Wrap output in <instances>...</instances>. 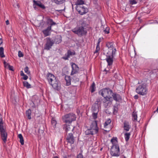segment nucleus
Segmentation results:
<instances>
[{
	"mask_svg": "<svg viewBox=\"0 0 158 158\" xmlns=\"http://www.w3.org/2000/svg\"><path fill=\"white\" fill-rule=\"evenodd\" d=\"M47 78L49 84L53 88L55 89H57L59 87V81L54 75L48 73L47 74Z\"/></svg>",
	"mask_w": 158,
	"mask_h": 158,
	"instance_id": "f257e3e1",
	"label": "nucleus"
},
{
	"mask_svg": "<svg viewBox=\"0 0 158 158\" xmlns=\"http://www.w3.org/2000/svg\"><path fill=\"white\" fill-rule=\"evenodd\" d=\"M91 129H87L85 131L86 135H93L97 134L98 131V128L96 121H93L90 126Z\"/></svg>",
	"mask_w": 158,
	"mask_h": 158,
	"instance_id": "f03ea898",
	"label": "nucleus"
},
{
	"mask_svg": "<svg viewBox=\"0 0 158 158\" xmlns=\"http://www.w3.org/2000/svg\"><path fill=\"white\" fill-rule=\"evenodd\" d=\"M135 91L140 95H146L148 93V88L146 84L145 83H142L139 85L137 87Z\"/></svg>",
	"mask_w": 158,
	"mask_h": 158,
	"instance_id": "7ed1b4c3",
	"label": "nucleus"
},
{
	"mask_svg": "<svg viewBox=\"0 0 158 158\" xmlns=\"http://www.w3.org/2000/svg\"><path fill=\"white\" fill-rule=\"evenodd\" d=\"M76 118L75 114L73 113L66 114L62 117L63 122L66 123L71 124L72 122L76 120Z\"/></svg>",
	"mask_w": 158,
	"mask_h": 158,
	"instance_id": "20e7f679",
	"label": "nucleus"
},
{
	"mask_svg": "<svg viewBox=\"0 0 158 158\" xmlns=\"http://www.w3.org/2000/svg\"><path fill=\"white\" fill-rule=\"evenodd\" d=\"M101 95L104 98L111 97L113 91L109 88H105L101 89L99 92Z\"/></svg>",
	"mask_w": 158,
	"mask_h": 158,
	"instance_id": "39448f33",
	"label": "nucleus"
},
{
	"mask_svg": "<svg viewBox=\"0 0 158 158\" xmlns=\"http://www.w3.org/2000/svg\"><path fill=\"white\" fill-rule=\"evenodd\" d=\"M72 31L79 36L85 35L86 33V31L82 26L77 27L73 29L72 30Z\"/></svg>",
	"mask_w": 158,
	"mask_h": 158,
	"instance_id": "423d86ee",
	"label": "nucleus"
},
{
	"mask_svg": "<svg viewBox=\"0 0 158 158\" xmlns=\"http://www.w3.org/2000/svg\"><path fill=\"white\" fill-rule=\"evenodd\" d=\"M110 154L113 156H119V148L118 145H112L110 149Z\"/></svg>",
	"mask_w": 158,
	"mask_h": 158,
	"instance_id": "0eeeda50",
	"label": "nucleus"
},
{
	"mask_svg": "<svg viewBox=\"0 0 158 158\" xmlns=\"http://www.w3.org/2000/svg\"><path fill=\"white\" fill-rule=\"evenodd\" d=\"M75 138H76L74 137L73 134L72 133H69L66 134V142L71 145L74 143L75 141Z\"/></svg>",
	"mask_w": 158,
	"mask_h": 158,
	"instance_id": "6e6552de",
	"label": "nucleus"
},
{
	"mask_svg": "<svg viewBox=\"0 0 158 158\" xmlns=\"http://www.w3.org/2000/svg\"><path fill=\"white\" fill-rule=\"evenodd\" d=\"M46 42L44 46V49L47 50H49L51 48L52 46L54 44V41L49 37H47L46 38Z\"/></svg>",
	"mask_w": 158,
	"mask_h": 158,
	"instance_id": "1a4fd4ad",
	"label": "nucleus"
},
{
	"mask_svg": "<svg viewBox=\"0 0 158 158\" xmlns=\"http://www.w3.org/2000/svg\"><path fill=\"white\" fill-rule=\"evenodd\" d=\"M76 9L81 15H83L88 11V9L83 5L76 6Z\"/></svg>",
	"mask_w": 158,
	"mask_h": 158,
	"instance_id": "9d476101",
	"label": "nucleus"
},
{
	"mask_svg": "<svg viewBox=\"0 0 158 158\" xmlns=\"http://www.w3.org/2000/svg\"><path fill=\"white\" fill-rule=\"evenodd\" d=\"M0 134L4 143H6L7 141V134L4 128H0Z\"/></svg>",
	"mask_w": 158,
	"mask_h": 158,
	"instance_id": "9b49d317",
	"label": "nucleus"
},
{
	"mask_svg": "<svg viewBox=\"0 0 158 158\" xmlns=\"http://www.w3.org/2000/svg\"><path fill=\"white\" fill-rule=\"evenodd\" d=\"M74 128V127L72 126L71 125H68L65 124L64 125L63 129L64 130L66 134L69 133H71V131H73Z\"/></svg>",
	"mask_w": 158,
	"mask_h": 158,
	"instance_id": "f8f14e48",
	"label": "nucleus"
},
{
	"mask_svg": "<svg viewBox=\"0 0 158 158\" xmlns=\"http://www.w3.org/2000/svg\"><path fill=\"white\" fill-rule=\"evenodd\" d=\"M111 97L104 98L103 100V105L105 108H107L108 106H110L112 103V100L110 99Z\"/></svg>",
	"mask_w": 158,
	"mask_h": 158,
	"instance_id": "ddd939ff",
	"label": "nucleus"
},
{
	"mask_svg": "<svg viewBox=\"0 0 158 158\" xmlns=\"http://www.w3.org/2000/svg\"><path fill=\"white\" fill-rule=\"evenodd\" d=\"M106 60L108 63V65L110 66L112 65L113 62V58L114 56L106 55Z\"/></svg>",
	"mask_w": 158,
	"mask_h": 158,
	"instance_id": "4468645a",
	"label": "nucleus"
},
{
	"mask_svg": "<svg viewBox=\"0 0 158 158\" xmlns=\"http://www.w3.org/2000/svg\"><path fill=\"white\" fill-rule=\"evenodd\" d=\"M72 70L71 73V75L76 74L79 70L78 66L75 63H73L72 65Z\"/></svg>",
	"mask_w": 158,
	"mask_h": 158,
	"instance_id": "2eb2a0df",
	"label": "nucleus"
},
{
	"mask_svg": "<svg viewBox=\"0 0 158 158\" xmlns=\"http://www.w3.org/2000/svg\"><path fill=\"white\" fill-rule=\"evenodd\" d=\"M106 55L114 56L116 52L115 48L107 49L106 51Z\"/></svg>",
	"mask_w": 158,
	"mask_h": 158,
	"instance_id": "dca6fc26",
	"label": "nucleus"
},
{
	"mask_svg": "<svg viewBox=\"0 0 158 158\" xmlns=\"http://www.w3.org/2000/svg\"><path fill=\"white\" fill-rule=\"evenodd\" d=\"M52 28L51 27H48L47 28L42 31L44 36L46 37L50 35Z\"/></svg>",
	"mask_w": 158,
	"mask_h": 158,
	"instance_id": "f3484780",
	"label": "nucleus"
},
{
	"mask_svg": "<svg viewBox=\"0 0 158 158\" xmlns=\"http://www.w3.org/2000/svg\"><path fill=\"white\" fill-rule=\"evenodd\" d=\"M123 128L124 130L126 131H129L131 128V126L130 125L128 122L127 121H124Z\"/></svg>",
	"mask_w": 158,
	"mask_h": 158,
	"instance_id": "a211bd4d",
	"label": "nucleus"
},
{
	"mask_svg": "<svg viewBox=\"0 0 158 158\" xmlns=\"http://www.w3.org/2000/svg\"><path fill=\"white\" fill-rule=\"evenodd\" d=\"M75 52H71L70 50H68L67 52V53L65 55L66 56L65 57H63V58L65 60H68V58L70 57V56L75 55Z\"/></svg>",
	"mask_w": 158,
	"mask_h": 158,
	"instance_id": "6ab92c4d",
	"label": "nucleus"
},
{
	"mask_svg": "<svg viewBox=\"0 0 158 158\" xmlns=\"http://www.w3.org/2000/svg\"><path fill=\"white\" fill-rule=\"evenodd\" d=\"M112 96L113 97L114 100L116 101H119L121 99V98L120 95L116 93H113Z\"/></svg>",
	"mask_w": 158,
	"mask_h": 158,
	"instance_id": "aec40b11",
	"label": "nucleus"
},
{
	"mask_svg": "<svg viewBox=\"0 0 158 158\" xmlns=\"http://www.w3.org/2000/svg\"><path fill=\"white\" fill-rule=\"evenodd\" d=\"M33 2L34 5H36L42 9H44L45 8V6L43 4H42V3L40 1H36L35 0H34Z\"/></svg>",
	"mask_w": 158,
	"mask_h": 158,
	"instance_id": "412c9836",
	"label": "nucleus"
},
{
	"mask_svg": "<svg viewBox=\"0 0 158 158\" xmlns=\"http://www.w3.org/2000/svg\"><path fill=\"white\" fill-rule=\"evenodd\" d=\"M47 24H49L50 26L48 27H51L52 28V27L53 25H55L56 24V23L53 22L52 19L50 18H48L47 21Z\"/></svg>",
	"mask_w": 158,
	"mask_h": 158,
	"instance_id": "4be33fe9",
	"label": "nucleus"
},
{
	"mask_svg": "<svg viewBox=\"0 0 158 158\" xmlns=\"http://www.w3.org/2000/svg\"><path fill=\"white\" fill-rule=\"evenodd\" d=\"M106 45L107 48V49H112L113 48H115L114 46V44L113 42H107L106 43Z\"/></svg>",
	"mask_w": 158,
	"mask_h": 158,
	"instance_id": "5701e85b",
	"label": "nucleus"
},
{
	"mask_svg": "<svg viewBox=\"0 0 158 158\" xmlns=\"http://www.w3.org/2000/svg\"><path fill=\"white\" fill-rule=\"evenodd\" d=\"M65 80L66 82L67 85L69 86L71 85V77L69 76H66L65 77Z\"/></svg>",
	"mask_w": 158,
	"mask_h": 158,
	"instance_id": "b1692460",
	"label": "nucleus"
},
{
	"mask_svg": "<svg viewBox=\"0 0 158 158\" xmlns=\"http://www.w3.org/2000/svg\"><path fill=\"white\" fill-rule=\"evenodd\" d=\"M95 112H93L92 114V116L94 119H96L97 118L98 114L99 111V109L96 107V109L94 110Z\"/></svg>",
	"mask_w": 158,
	"mask_h": 158,
	"instance_id": "393cba45",
	"label": "nucleus"
},
{
	"mask_svg": "<svg viewBox=\"0 0 158 158\" xmlns=\"http://www.w3.org/2000/svg\"><path fill=\"white\" fill-rule=\"evenodd\" d=\"M31 111L30 109H28L26 111V116H27L28 118L29 119H31Z\"/></svg>",
	"mask_w": 158,
	"mask_h": 158,
	"instance_id": "a878e982",
	"label": "nucleus"
},
{
	"mask_svg": "<svg viewBox=\"0 0 158 158\" xmlns=\"http://www.w3.org/2000/svg\"><path fill=\"white\" fill-rule=\"evenodd\" d=\"M65 0H53V2L57 5L62 4L65 1Z\"/></svg>",
	"mask_w": 158,
	"mask_h": 158,
	"instance_id": "bb28decb",
	"label": "nucleus"
},
{
	"mask_svg": "<svg viewBox=\"0 0 158 158\" xmlns=\"http://www.w3.org/2000/svg\"><path fill=\"white\" fill-rule=\"evenodd\" d=\"M131 135V133L129 132L126 133L124 134V138L126 141L127 142L129 140Z\"/></svg>",
	"mask_w": 158,
	"mask_h": 158,
	"instance_id": "cd10ccee",
	"label": "nucleus"
},
{
	"mask_svg": "<svg viewBox=\"0 0 158 158\" xmlns=\"http://www.w3.org/2000/svg\"><path fill=\"white\" fill-rule=\"evenodd\" d=\"M18 138L20 139V142L21 145H23L24 144V141L22 135L21 134L18 135Z\"/></svg>",
	"mask_w": 158,
	"mask_h": 158,
	"instance_id": "c85d7f7f",
	"label": "nucleus"
},
{
	"mask_svg": "<svg viewBox=\"0 0 158 158\" xmlns=\"http://www.w3.org/2000/svg\"><path fill=\"white\" fill-rule=\"evenodd\" d=\"M51 124L54 128H55L56 127V124L57 122L55 118H52L51 120Z\"/></svg>",
	"mask_w": 158,
	"mask_h": 158,
	"instance_id": "c756f323",
	"label": "nucleus"
},
{
	"mask_svg": "<svg viewBox=\"0 0 158 158\" xmlns=\"http://www.w3.org/2000/svg\"><path fill=\"white\" fill-rule=\"evenodd\" d=\"M62 41L61 38L60 36H57L54 40V42L56 44H59Z\"/></svg>",
	"mask_w": 158,
	"mask_h": 158,
	"instance_id": "7c9ffc66",
	"label": "nucleus"
},
{
	"mask_svg": "<svg viewBox=\"0 0 158 158\" xmlns=\"http://www.w3.org/2000/svg\"><path fill=\"white\" fill-rule=\"evenodd\" d=\"M84 4V2L83 0H77L76 4L77 5H83Z\"/></svg>",
	"mask_w": 158,
	"mask_h": 158,
	"instance_id": "2f4dec72",
	"label": "nucleus"
},
{
	"mask_svg": "<svg viewBox=\"0 0 158 158\" xmlns=\"http://www.w3.org/2000/svg\"><path fill=\"white\" fill-rule=\"evenodd\" d=\"M95 83L94 82H93L90 86L91 92V93H93L95 91Z\"/></svg>",
	"mask_w": 158,
	"mask_h": 158,
	"instance_id": "473e14b6",
	"label": "nucleus"
},
{
	"mask_svg": "<svg viewBox=\"0 0 158 158\" xmlns=\"http://www.w3.org/2000/svg\"><path fill=\"white\" fill-rule=\"evenodd\" d=\"M0 56L2 58L5 56L4 54V48L2 47H0Z\"/></svg>",
	"mask_w": 158,
	"mask_h": 158,
	"instance_id": "72a5a7b5",
	"label": "nucleus"
},
{
	"mask_svg": "<svg viewBox=\"0 0 158 158\" xmlns=\"http://www.w3.org/2000/svg\"><path fill=\"white\" fill-rule=\"evenodd\" d=\"M72 77L74 82H75L77 81H79V77L78 75H75V76H72Z\"/></svg>",
	"mask_w": 158,
	"mask_h": 158,
	"instance_id": "f704fd0d",
	"label": "nucleus"
},
{
	"mask_svg": "<svg viewBox=\"0 0 158 158\" xmlns=\"http://www.w3.org/2000/svg\"><path fill=\"white\" fill-rule=\"evenodd\" d=\"M132 115L133 117V120L134 121H137V115L136 112L133 111L132 113Z\"/></svg>",
	"mask_w": 158,
	"mask_h": 158,
	"instance_id": "c9c22d12",
	"label": "nucleus"
},
{
	"mask_svg": "<svg viewBox=\"0 0 158 158\" xmlns=\"http://www.w3.org/2000/svg\"><path fill=\"white\" fill-rule=\"evenodd\" d=\"M23 85L24 87H26L27 88H31V85L28 83L26 81H25L23 82Z\"/></svg>",
	"mask_w": 158,
	"mask_h": 158,
	"instance_id": "e433bc0d",
	"label": "nucleus"
},
{
	"mask_svg": "<svg viewBox=\"0 0 158 158\" xmlns=\"http://www.w3.org/2000/svg\"><path fill=\"white\" fill-rule=\"evenodd\" d=\"M111 142L114 145H118L117 143V141L116 140V138H112L111 140Z\"/></svg>",
	"mask_w": 158,
	"mask_h": 158,
	"instance_id": "4c0bfd02",
	"label": "nucleus"
},
{
	"mask_svg": "<svg viewBox=\"0 0 158 158\" xmlns=\"http://www.w3.org/2000/svg\"><path fill=\"white\" fill-rule=\"evenodd\" d=\"M111 121L110 119H108L104 124V127H106L109 124H110Z\"/></svg>",
	"mask_w": 158,
	"mask_h": 158,
	"instance_id": "58836bf2",
	"label": "nucleus"
},
{
	"mask_svg": "<svg viewBox=\"0 0 158 158\" xmlns=\"http://www.w3.org/2000/svg\"><path fill=\"white\" fill-rule=\"evenodd\" d=\"M3 122L1 115H0V128H4Z\"/></svg>",
	"mask_w": 158,
	"mask_h": 158,
	"instance_id": "ea45409f",
	"label": "nucleus"
},
{
	"mask_svg": "<svg viewBox=\"0 0 158 158\" xmlns=\"http://www.w3.org/2000/svg\"><path fill=\"white\" fill-rule=\"evenodd\" d=\"M101 104V102L100 100L98 99H97V101L95 102V103L94 104V105L96 107V106H98V104L100 105V104Z\"/></svg>",
	"mask_w": 158,
	"mask_h": 158,
	"instance_id": "a19ab883",
	"label": "nucleus"
},
{
	"mask_svg": "<svg viewBox=\"0 0 158 158\" xmlns=\"http://www.w3.org/2000/svg\"><path fill=\"white\" fill-rule=\"evenodd\" d=\"M24 71L28 75L30 74V71H29V68L27 66L25 68Z\"/></svg>",
	"mask_w": 158,
	"mask_h": 158,
	"instance_id": "79ce46f5",
	"label": "nucleus"
},
{
	"mask_svg": "<svg viewBox=\"0 0 158 158\" xmlns=\"http://www.w3.org/2000/svg\"><path fill=\"white\" fill-rule=\"evenodd\" d=\"M100 45H98L97 44V46L96 48V50L94 52V53H96L98 52L100 50Z\"/></svg>",
	"mask_w": 158,
	"mask_h": 158,
	"instance_id": "37998d69",
	"label": "nucleus"
},
{
	"mask_svg": "<svg viewBox=\"0 0 158 158\" xmlns=\"http://www.w3.org/2000/svg\"><path fill=\"white\" fill-rule=\"evenodd\" d=\"M110 28L108 27H106L105 29L104 30V31L106 34H108L109 33Z\"/></svg>",
	"mask_w": 158,
	"mask_h": 158,
	"instance_id": "c03bdc74",
	"label": "nucleus"
},
{
	"mask_svg": "<svg viewBox=\"0 0 158 158\" xmlns=\"http://www.w3.org/2000/svg\"><path fill=\"white\" fill-rule=\"evenodd\" d=\"M130 3L131 5L136 4L137 2L136 0H130Z\"/></svg>",
	"mask_w": 158,
	"mask_h": 158,
	"instance_id": "a18cd8bd",
	"label": "nucleus"
},
{
	"mask_svg": "<svg viewBox=\"0 0 158 158\" xmlns=\"http://www.w3.org/2000/svg\"><path fill=\"white\" fill-rule=\"evenodd\" d=\"M23 56V53L22 52L20 51H19L18 52V56L20 57H22Z\"/></svg>",
	"mask_w": 158,
	"mask_h": 158,
	"instance_id": "49530a36",
	"label": "nucleus"
},
{
	"mask_svg": "<svg viewBox=\"0 0 158 158\" xmlns=\"http://www.w3.org/2000/svg\"><path fill=\"white\" fill-rule=\"evenodd\" d=\"M83 156L81 153H80L77 156V158H83Z\"/></svg>",
	"mask_w": 158,
	"mask_h": 158,
	"instance_id": "de8ad7c7",
	"label": "nucleus"
},
{
	"mask_svg": "<svg viewBox=\"0 0 158 158\" xmlns=\"http://www.w3.org/2000/svg\"><path fill=\"white\" fill-rule=\"evenodd\" d=\"M96 107L97 108H98V106H96V107L94 105H93V106H92V110H93V112H95V111H94V110H95V109H96Z\"/></svg>",
	"mask_w": 158,
	"mask_h": 158,
	"instance_id": "09e8293b",
	"label": "nucleus"
},
{
	"mask_svg": "<svg viewBox=\"0 0 158 158\" xmlns=\"http://www.w3.org/2000/svg\"><path fill=\"white\" fill-rule=\"evenodd\" d=\"M117 108L116 106H114L113 108V112L115 113L117 112Z\"/></svg>",
	"mask_w": 158,
	"mask_h": 158,
	"instance_id": "8fccbe9b",
	"label": "nucleus"
},
{
	"mask_svg": "<svg viewBox=\"0 0 158 158\" xmlns=\"http://www.w3.org/2000/svg\"><path fill=\"white\" fill-rule=\"evenodd\" d=\"M8 68L9 70L13 71V66H10V65H8Z\"/></svg>",
	"mask_w": 158,
	"mask_h": 158,
	"instance_id": "3c124183",
	"label": "nucleus"
},
{
	"mask_svg": "<svg viewBox=\"0 0 158 158\" xmlns=\"http://www.w3.org/2000/svg\"><path fill=\"white\" fill-rule=\"evenodd\" d=\"M4 66L5 67H8V65H9L8 63H7L5 61H4Z\"/></svg>",
	"mask_w": 158,
	"mask_h": 158,
	"instance_id": "603ef678",
	"label": "nucleus"
},
{
	"mask_svg": "<svg viewBox=\"0 0 158 158\" xmlns=\"http://www.w3.org/2000/svg\"><path fill=\"white\" fill-rule=\"evenodd\" d=\"M23 76V79L24 80H27L28 78V76L25 74V75H24Z\"/></svg>",
	"mask_w": 158,
	"mask_h": 158,
	"instance_id": "864d4df0",
	"label": "nucleus"
},
{
	"mask_svg": "<svg viewBox=\"0 0 158 158\" xmlns=\"http://www.w3.org/2000/svg\"><path fill=\"white\" fill-rule=\"evenodd\" d=\"M101 41V39L100 38H99L98 41V43L97 44L100 45V43Z\"/></svg>",
	"mask_w": 158,
	"mask_h": 158,
	"instance_id": "5fc2aeb1",
	"label": "nucleus"
},
{
	"mask_svg": "<svg viewBox=\"0 0 158 158\" xmlns=\"http://www.w3.org/2000/svg\"><path fill=\"white\" fill-rule=\"evenodd\" d=\"M134 97L135 99H138L139 96L138 95H136L134 96Z\"/></svg>",
	"mask_w": 158,
	"mask_h": 158,
	"instance_id": "6e6d98bb",
	"label": "nucleus"
},
{
	"mask_svg": "<svg viewBox=\"0 0 158 158\" xmlns=\"http://www.w3.org/2000/svg\"><path fill=\"white\" fill-rule=\"evenodd\" d=\"M20 75H21V76H23L25 75V74L23 73L22 71H21Z\"/></svg>",
	"mask_w": 158,
	"mask_h": 158,
	"instance_id": "4d7b16f0",
	"label": "nucleus"
},
{
	"mask_svg": "<svg viewBox=\"0 0 158 158\" xmlns=\"http://www.w3.org/2000/svg\"><path fill=\"white\" fill-rule=\"evenodd\" d=\"M6 24L7 25H8L9 24V21L8 20H7L6 21Z\"/></svg>",
	"mask_w": 158,
	"mask_h": 158,
	"instance_id": "13d9d810",
	"label": "nucleus"
},
{
	"mask_svg": "<svg viewBox=\"0 0 158 158\" xmlns=\"http://www.w3.org/2000/svg\"><path fill=\"white\" fill-rule=\"evenodd\" d=\"M2 43V40L1 39H0V45Z\"/></svg>",
	"mask_w": 158,
	"mask_h": 158,
	"instance_id": "bf43d9fd",
	"label": "nucleus"
},
{
	"mask_svg": "<svg viewBox=\"0 0 158 158\" xmlns=\"http://www.w3.org/2000/svg\"><path fill=\"white\" fill-rule=\"evenodd\" d=\"M53 158H59V157L57 156H54Z\"/></svg>",
	"mask_w": 158,
	"mask_h": 158,
	"instance_id": "052dcab7",
	"label": "nucleus"
},
{
	"mask_svg": "<svg viewBox=\"0 0 158 158\" xmlns=\"http://www.w3.org/2000/svg\"><path fill=\"white\" fill-rule=\"evenodd\" d=\"M73 149V148L72 147H71L70 148V149H71V150L72 149Z\"/></svg>",
	"mask_w": 158,
	"mask_h": 158,
	"instance_id": "680f3d73",
	"label": "nucleus"
},
{
	"mask_svg": "<svg viewBox=\"0 0 158 158\" xmlns=\"http://www.w3.org/2000/svg\"><path fill=\"white\" fill-rule=\"evenodd\" d=\"M124 158H126V157L125 156H124Z\"/></svg>",
	"mask_w": 158,
	"mask_h": 158,
	"instance_id": "e2e57ef3",
	"label": "nucleus"
},
{
	"mask_svg": "<svg viewBox=\"0 0 158 158\" xmlns=\"http://www.w3.org/2000/svg\"><path fill=\"white\" fill-rule=\"evenodd\" d=\"M63 158H66L65 157H64Z\"/></svg>",
	"mask_w": 158,
	"mask_h": 158,
	"instance_id": "0e129e2a",
	"label": "nucleus"
}]
</instances>
